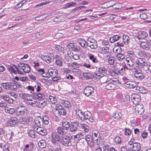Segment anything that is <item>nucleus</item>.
Wrapping results in <instances>:
<instances>
[{
    "label": "nucleus",
    "instance_id": "9b49d317",
    "mask_svg": "<svg viewBox=\"0 0 151 151\" xmlns=\"http://www.w3.org/2000/svg\"><path fill=\"white\" fill-rule=\"evenodd\" d=\"M124 84L125 86L129 88H134L137 85V84L135 81H130L125 82Z\"/></svg>",
    "mask_w": 151,
    "mask_h": 151
},
{
    "label": "nucleus",
    "instance_id": "dca6fc26",
    "mask_svg": "<svg viewBox=\"0 0 151 151\" xmlns=\"http://www.w3.org/2000/svg\"><path fill=\"white\" fill-rule=\"evenodd\" d=\"M55 64L59 67L62 66L63 65V61H62V58L60 56L58 55H56L55 57Z\"/></svg>",
    "mask_w": 151,
    "mask_h": 151
},
{
    "label": "nucleus",
    "instance_id": "6e6d98bb",
    "mask_svg": "<svg viewBox=\"0 0 151 151\" xmlns=\"http://www.w3.org/2000/svg\"><path fill=\"white\" fill-rule=\"evenodd\" d=\"M138 55L141 57L146 58L147 57L146 53L144 51H140L138 53Z\"/></svg>",
    "mask_w": 151,
    "mask_h": 151
},
{
    "label": "nucleus",
    "instance_id": "864d4df0",
    "mask_svg": "<svg viewBox=\"0 0 151 151\" xmlns=\"http://www.w3.org/2000/svg\"><path fill=\"white\" fill-rule=\"evenodd\" d=\"M81 127L83 129L84 132H85L87 133L89 131L88 127L85 124H83L81 125Z\"/></svg>",
    "mask_w": 151,
    "mask_h": 151
},
{
    "label": "nucleus",
    "instance_id": "69168bd1",
    "mask_svg": "<svg viewBox=\"0 0 151 151\" xmlns=\"http://www.w3.org/2000/svg\"><path fill=\"white\" fill-rule=\"evenodd\" d=\"M89 59L92 60L93 62L96 63L98 61L97 60H96V58L92 54H90V56L89 57Z\"/></svg>",
    "mask_w": 151,
    "mask_h": 151
},
{
    "label": "nucleus",
    "instance_id": "cd10ccee",
    "mask_svg": "<svg viewBox=\"0 0 151 151\" xmlns=\"http://www.w3.org/2000/svg\"><path fill=\"white\" fill-rule=\"evenodd\" d=\"M126 61L127 64L130 67H132L134 64L133 59L129 57L127 58Z\"/></svg>",
    "mask_w": 151,
    "mask_h": 151
},
{
    "label": "nucleus",
    "instance_id": "f3484780",
    "mask_svg": "<svg viewBox=\"0 0 151 151\" xmlns=\"http://www.w3.org/2000/svg\"><path fill=\"white\" fill-rule=\"evenodd\" d=\"M150 43L148 42H142L140 43V46L143 49H145L146 50H149L150 48L149 46L150 45Z\"/></svg>",
    "mask_w": 151,
    "mask_h": 151
},
{
    "label": "nucleus",
    "instance_id": "0eeeda50",
    "mask_svg": "<svg viewBox=\"0 0 151 151\" xmlns=\"http://www.w3.org/2000/svg\"><path fill=\"white\" fill-rule=\"evenodd\" d=\"M141 98L140 96L138 94H133L132 95L131 100L134 104H138L140 101Z\"/></svg>",
    "mask_w": 151,
    "mask_h": 151
},
{
    "label": "nucleus",
    "instance_id": "f8f14e48",
    "mask_svg": "<svg viewBox=\"0 0 151 151\" xmlns=\"http://www.w3.org/2000/svg\"><path fill=\"white\" fill-rule=\"evenodd\" d=\"M135 63L138 65H141V66H146L147 64L146 62V60L144 58H139L138 59Z\"/></svg>",
    "mask_w": 151,
    "mask_h": 151
},
{
    "label": "nucleus",
    "instance_id": "20e7f679",
    "mask_svg": "<svg viewBox=\"0 0 151 151\" xmlns=\"http://www.w3.org/2000/svg\"><path fill=\"white\" fill-rule=\"evenodd\" d=\"M60 142L63 146L66 147L70 146L72 144L71 138L68 135L63 136Z\"/></svg>",
    "mask_w": 151,
    "mask_h": 151
},
{
    "label": "nucleus",
    "instance_id": "680f3d73",
    "mask_svg": "<svg viewBox=\"0 0 151 151\" xmlns=\"http://www.w3.org/2000/svg\"><path fill=\"white\" fill-rule=\"evenodd\" d=\"M122 8V6L120 3H118L116 4L115 3L113 8L115 9H119Z\"/></svg>",
    "mask_w": 151,
    "mask_h": 151
},
{
    "label": "nucleus",
    "instance_id": "bb28decb",
    "mask_svg": "<svg viewBox=\"0 0 151 151\" xmlns=\"http://www.w3.org/2000/svg\"><path fill=\"white\" fill-rule=\"evenodd\" d=\"M10 84V82H7L6 83H2L1 84V86L4 88L6 90H11Z\"/></svg>",
    "mask_w": 151,
    "mask_h": 151
},
{
    "label": "nucleus",
    "instance_id": "c9c22d12",
    "mask_svg": "<svg viewBox=\"0 0 151 151\" xmlns=\"http://www.w3.org/2000/svg\"><path fill=\"white\" fill-rule=\"evenodd\" d=\"M68 66L71 68H72L73 69L78 68L79 67V65L76 63L74 62L72 63H68Z\"/></svg>",
    "mask_w": 151,
    "mask_h": 151
},
{
    "label": "nucleus",
    "instance_id": "f257e3e1",
    "mask_svg": "<svg viewBox=\"0 0 151 151\" xmlns=\"http://www.w3.org/2000/svg\"><path fill=\"white\" fill-rule=\"evenodd\" d=\"M16 110V114L17 116L24 115L28 112L26 106L22 105L18 106Z\"/></svg>",
    "mask_w": 151,
    "mask_h": 151
},
{
    "label": "nucleus",
    "instance_id": "58836bf2",
    "mask_svg": "<svg viewBox=\"0 0 151 151\" xmlns=\"http://www.w3.org/2000/svg\"><path fill=\"white\" fill-rule=\"evenodd\" d=\"M101 136L97 130L93 131L92 132V139H94Z\"/></svg>",
    "mask_w": 151,
    "mask_h": 151
},
{
    "label": "nucleus",
    "instance_id": "774afa93",
    "mask_svg": "<svg viewBox=\"0 0 151 151\" xmlns=\"http://www.w3.org/2000/svg\"><path fill=\"white\" fill-rule=\"evenodd\" d=\"M78 136V140H79L81 139L84 138V133L81 132H79L77 134Z\"/></svg>",
    "mask_w": 151,
    "mask_h": 151
},
{
    "label": "nucleus",
    "instance_id": "393cba45",
    "mask_svg": "<svg viewBox=\"0 0 151 151\" xmlns=\"http://www.w3.org/2000/svg\"><path fill=\"white\" fill-rule=\"evenodd\" d=\"M122 116V114L118 111H115L113 114V117L117 119H120Z\"/></svg>",
    "mask_w": 151,
    "mask_h": 151
},
{
    "label": "nucleus",
    "instance_id": "6ab92c4d",
    "mask_svg": "<svg viewBox=\"0 0 151 151\" xmlns=\"http://www.w3.org/2000/svg\"><path fill=\"white\" fill-rule=\"evenodd\" d=\"M130 97L129 96L127 93L124 94V98L121 101V103L122 105H124L126 104H128L130 102Z\"/></svg>",
    "mask_w": 151,
    "mask_h": 151
},
{
    "label": "nucleus",
    "instance_id": "2eb2a0df",
    "mask_svg": "<svg viewBox=\"0 0 151 151\" xmlns=\"http://www.w3.org/2000/svg\"><path fill=\"white\" fill-rule=\"evenodd\" d=\"M48 73L50 76L52 77V79L53 78L58 75V71L55 69H50L48 70Z\"/></svg>",
    "mask_w": 151,
    "mask_h": 151
},
{
    "label": "nucleus",
    "instance_id": "ea45409f",
    "mask_svg": "<svg viewBox=\"0 0 151 151\" xmlns=\"http://www.w3.org/2000/svg\"><path fill=\"white\" fill-rule=\"evenodd\" d=\"M120 65H116L114 66V68L112 70V73H113L116 75H119V67Z\"/></svg>",
    "mask_w": 151,
    "mask_h": 151
},
{
    "label": "nucleus",
    "instance_id": "de8ad7c7",
    "mask_svg": "<svg viewBox=\"0 0 151 151\" xmlns=\"http://www.w3.org/2000/svg\"><path fill=\"white\" fill-rule=\"evenodd\" d=\"M123 42L125 45H127L128 42L129 38L128 36L127 35H124L122 37Z\"/></svg>",
    "mask_w": 151,
    "mask_h": 151
},
{
    "label": "nucleus",
    "instance_id": "a878e982",
    "mask_svg": "<svg viewBox=\"0 0 151 151\" xmlns=\"http://www.w3.org/2000/svg\"><path fill=\"white\" fill-rule=\"evenodd\" d=\"M70 126V123L67 121H63L62 122L63 128L67 131L69 129Z\"/></svg>",
    "mask_w": 151,
    "mask_h": 151
},
{
    "label": "nucleus",
    "instance_id": "f03ea898",
    "mask_svg": "<svg viewBox=\"0 0 151 151\" xmlns=\"http://www.w3.org/2000/svg\"><path fill=\"white\" fill-rule=\"evenodd\" d=\"M104 83L107 84L106 85L105 88L108 90H114L115 88V84L116 83V81L109 78L107 79Z\"/></svg>",
    "mask_w": 151,
    "mask_h": 151
},
{
    "label": "nucleus",
    "instance_id": "423d86ee",
    "mask_svg": "<svg viewBox=\"0 0 151 151\" xmlns=\"http://www.w3.org/2000/svg\"><path fill=\"white\" fill-rule=\"evenodd\" d=\"M83 92L85 95L87 96L94 92V88L91 86H87L84 89Z\"/></svg>",
    "mask_w": 151,
    "mask_h": 151
},
{
    "label": "nucleus",
    "instance_id": "aec40b11",
    "mask_svg": "<svg viewBox=\"0 0 151 151\" xmlns=\"http://www.w3.org/2000/svg\"><path fill=\"white\" fill-rule=\"evenodd\" d=\"M102 52L103 54L107 55L106 57H109L111 56L109 48L107 47H104L102 48Z\"/></svg>",
    "mask_w": 151,
    "mask_h": 151
},
{
    "label": "nucleus",
    "instance_id": "052dcab7",
    "mask_svg": "<svg viewBox=\"0 0 151 151\" xmlns=\"http://www.w3.org/2000/svg\"><path fill=\"white\" fill-rule=\"evenodd\" d=\"M58 112L60 114H61L62 115H65L66 114V111L64 108H63V109H61L60 110L58 111Z\"/></svg>",
    "mask_w": 151,
    "mask_h": 151
},
{
    "label": "nucleus",
    "instance_id": "0e129e2a",
    "mask_svg": "<svg viewBox=\"0 0 151 151\" xmlns=\"http://www.w3.org/2000/svg\"><path fill=\"white\" fill-rule=\"evenodd\" d=\"M76 114L79 116V118L81 120V117H82L83 113L79 109L77 110L76 111Z\"/></svg>",
    "mask_w": 151,
    "mask_h": 151
},
{
    "label": "nucleus",
    "instance_id": "3c124183",
    "mask_svg": "<svg viewBox=\"0 0 151 151\" xmlns=\"http://www.w3.org/2000/svg\"><path fill=\"white\" fill-rule=\"evenodd\" d=\"M7 69L11 73H14L15 74H17V71H16L12 66H9Z\"/></svg>",
    "mask_w": 151,
    "mask_h": 151
},
{
    "label": "nucleus",
    "instance_id": "e433bc0d",
    "mask_svg": "<svg viewBox=\"0 0 151 151\" xmlns=\"http://www.w3.org/2000/svg\"><path fill=\"white\" fill-rule=\"evenodd\" d=\"M95 140L96 141V144L98 145H102L104 143V139L102 138L101 136L96 139Z\"/></svg>",
    "mask_w": 151,
    "mask_h": 151
},
{
    "label": "nucleus",
    "instance_id": "09e8293b",
    "mask_svg": "<svg viewBox=\"0 0 151 151\" xmlns=\"http://www.w3.org/2000/svg\"><path fill=\"white\" fill-rule=\"evenodd\" d=\"M38 145L41 148H43L46 146V143L44 140H42L39 141Z\"/></svg>",
    "mask_w": 151,
    "mask_h": 151
},
{
    "label": "nucleus",
    "instance_id": "5701e85b",
    "mask_svg": "<svg viewBox=\"0 0 151 151\" xmlns=\"http://www.w3.org/2000/svg\"><path fill=\"white\" fill-rule=\"evenodd\" d=\"M35 122L37 126L41 127L42 126L43 124L42 119L40 117L36 118L35 119Z\"/></svg>",
    "mask_w": 151,
    "mask_h": 151
},
{
    "label": "nucleus",
    "instance_id": "9d476101",
    "mask_svg": "<svg viewBox=\"0 0 151 151\" xmlns=\"http://www.w3.org/2000/svg\"><path fill=\"white\" fill-rule=\"evenodd\" d=\"M136 105L135 108V111H137L139 114H142L144 111L145 109L144 106L142 104H138Z\"/></svg>",
    "mask_w": 151,
    "mask_h": 151
},
{
    "label": "nucleus",
    "instance_id": "b1692460",
    "mask_svg": "<svg viewBox=\"0 0 151 151\" xmlns=\"http://www.w3.org/2000/svg\"><path fill=\"white\" fill-rule=\"evenodd\" d=\"M136 72L134 74V77L139 79H144L145 77L144 74H143L140 72H138L137 70L136 71Z\"/></svg>",
    "mask_w": 151,
    "mask_h": 151
},
{
    "label": "nucleus",
    "instance_id": "1a4fd4ad",
    "mask_svg": "<svg viewBox=\"0 0 151 151\" xmlns=\"http://www.w3.org/2000/svg\"><path fill=\"white\" fill-rule=\"evenodd\" d=\"M11 82V90L16 91L17 90L18 88L20 87V85L19 83L17 82L15 80H13Z\"/></svg>",
    "mask_w": 151,
    "mask_h": 151
},
{
    "label": "nucleus",
    "instance_id": "4be33fe9",
    "mask_svg": "<svg viewBox=\"0 0 151 151\" xmlns=\"http://www.w3.org/2000/svg\"><path fill=\"white\" fill-rule=\"evenodd\" d=\"M132 147L134 151H140L141 149V145L139 142L134 143L132 146Z\"/></svg>",
    "mask_w": 151,
    "mask_h": 151
},
{
    "label": "nucleus",
    "instance_id": "4468645a",
    "mask_svg": "<svg viewBox=\"0 0 151 151\" xmlns=\"http://www.w3.org/2000/svg\"><path fill=\"white\" fill-rule=\"evenodd\" d=\"M148 36L147 34L144 31H141L139 32L137 35L136 36V37L139 40L143 39L146 38Z\"/></svg>",
    "mask_w": 151,
    "mask_h": 151
},
{
    "label": "nucleus",
    "instance_id": "37998d69",
    "mask_svg": "<svg viewBox=\"0 0 151 151\" xmlns=\"http://www.w3.org/2000/svg\"><path fill=\"white\" fill-rule=\"evenodd\" d=\"M34 96L35 98L39 100L45 99L44 94L39 93L35 94Z\"/></svg>",
    "mask_w": 151,
    "mask_h": 151
},
{
    "label": "nucleus",
    "instance_id": "603ef678",
    "mask_svg": "<svg viewBox=\"0 0 151 151\" xmlns=\"http://www.w3.org/2000/svg\"><path fill=\"white\" fill-rule=\"evenodd\" d=\"M76 4V3L74 2H71L67 3L64 7L65 8H69Z\"/></svg>",
    "mask_w": 151,
    "mask_h": 151
},
{
    "label": "nucleus",
    "instance_id": "2f4dec72",
    "mask_svg": "<svg viewBox=\"0 0 151 151\" xmlns=\"http://www.w3.org/2000/svg\"><path fill=\"white\" fill-rule=\"evenodd\" d=\"M1 98L9 103H12L13 102V100L8 96L5 95L1 96Z\"/></svg>",
    "mask_w": 151,
    "mask_h": 151
},
{
    "label": "nucleus",
    "instance_id": "a18cd8bd",
    "mask_svg": "<svg viewBox=\"0 0 151 151\" xmlns=\"http://www.w3.org/2000/svg\"><path fill=\"white\" fill-rule=\"evenodd\" d=\"M137 89L139 90L140 93H145L147 91V89L143 87H139L137 88Z\"/></svg>",
    "mask_w": 151,
    "mask_h": 151
},
{
    "label": "nucleus",
    "instance_id": "7ed1b4c3",
    "mask_svg": "<svg viewBox=\"0 0 151 151\" xmlns=\"http://www.w3.org/2000/svg\"><path fill=\"white\" fill-rule=\"evenodd\" d=\"M81 120L83 121L88 120L91 123L93 122L94 121L91 113L89 111H86L83 113V116L81 117Z\"/></svg>",
    "mask_w": 151,
    "mask_h": 151
},
{
    "label": "nucleus",
    "instance_id": "79ce46f5",
    "mask_svg": "<svg viewBox=\"0 0 151 151\" xmlns=\"http://www.w3.org/2000/svg\"><path fill=\"white\" fill-rule=\"evenodd\" d=\"M107 59L109 64L111 65H113L114 63V57L113 56L109 57H105Z\"/></svg>",
    "mask_w": 151,
    "mask_h": 151
},
{
    "label": "nucleus",
    "instance_id": "f704fd0d",
    "mask_svg": "<svg viewBox=\"0 0 151 151\" xmlns=\"http://www.w3.org/2000/svg\"><path fill=\"white\" fill-rule=\"evenodd\" d=\"M16 109L14 108L6 107L5 109V112L7 114H13L15 112Z\"/></svg>",
    "mask_w": 151,
    "mask_h": 151
},
{
    "label": "nucleus",
    "instance_id": "c756f323",
    "mask_svg": "<svg viewBox=\"0 0 151 151\" xmlns=\"http://www.w3.org/2000/svg\"><path fill=\"white\" fill-rule=\"evenodd\" d=\"M61 103L64 106L67 107L69 109L72 106L71 104L69 101H67L63 100L61 101Z\"/></svg>",
    "mask_w": 151,
    "mask_h": 151
},
{
    "label": "nucleus",
    "instance_id": "49530a36",
    "mask_svg": "<svg viewBox=\"0 0 151 151\" xmlns=\"http://www.w3.org/2000/svg\"><path fill=\"white\" fill-rule=\"evenodd\" d=\"M127 57H129L130 58L133 59L134 58L135 55L133 52L132 51H128L126 52Z\"/></svg>",
    "mask_w": 151,
    "mask_h": 151
},
{
    "label": "nucleus",
    "instance_id": "bf43d9fd",
    "mask_svg": "<svg viewBox=\"0 0 151 151\" xmlns=\"http://www.w3.org/2000/svg\"><path fill=\"white\" fill-rule=\"evenodd\" d=\"M131 130L129 128H126L125 129L124 134L125 135H129L131 134Z\"/></svg>",
    "mask_w": 151,
    "mask_h": 151
},
{
    "label": "nucleus",
    "instance_id": "72a5a7b5",
    "mask_svg": "<svg viewBox=\"0 0 151 151\" xmlns=\"http://www.w3.org/2000/svg\"><path fill=\"white\" fill-rule=\"evenodd\" d=\"M52 55H47L43 56L42 57V59L45 61L47 63H49L51 61Z\"/></svg>",
    "mask_w": 151,
    "mask_h": 151
},
{
    "label": "nucleus",
    "instance_id": "39448f33",
    "mask_svg": "<svg viewBox=\"0 0 151 151\" xmlns=\"http://www.w3.org/2000/svg\"><path fill=\"white\" fill-rule=\"evenodd\" d=\"M63 136L60 135L57 132H54L52 134V142L54 144L57 143V142L61 141Z\"/></svg>",
    "mask_w": 151,
    "mask_h": 151
},
{
    "label": "nucleus",
    "instance_id": "ddd939ff",
    "mask_svg": "<svg viewBox=\"0 0 151 151\" xmlns=\"http://www.w3.org/2000/svg\"><path fill=\"white\" fill-rule=\"evenodd\" d=\"M47 103V101L45 98L40 100L37 103L36 106L38 108H42L45 106Z\"/></svg>",
    "mask_w": 151,
    "mask_h": 151
},
{
    "label": "nucleus",
    "instance_id": "a211bd4d",
    "mask_svg": "<svg viewBox=\"0 0 151 151\" xmlns=\"http://www.w3.org/2000/svg\"><path fill=\"white\" fill-rule=\"evenodd\" d=\"M63 136V135H65L67 132L66 131L63 127H58L57 129V132H55Z\"/></svg>",
    "mask_w": 151,
    "mask_h": 151
},
{
    "label": "nucleus",
    "instance_id": "4c0bfd02",
    "mask_svg": "<svg viewBox=\"0 0 151 151\" xmlns=\"http://www.w3.org/2000/svg\"><path fill=\"white\" fill-rule=\"evenodd\" d=\"M83 74L84 76L87 79H92L94 76L93 74L89 72L83 73Z\"/></svg>",
    "mask_w": 151,
    "mask_h": 151
},
{
    "label": "nucleus",
    "instance_id": "7c9ffc66",
    "mask_svg": "<svg viewBox=\"0 0 151 151\" xmlns=\"http://www.w3.org/2000/svg\"><path fill=\"white\" fill-rule=\"evenodd\" d=\"M30 68H31L29 65L27 64L24 63L22 69L24 73H29L30 71Z\"/></svg>",
    "mask_w": 151,
    "mask_h": 151
},
{
    "label": "nucleus",
    "instance_id": "6e6552de",
    "mask_svg": "<svg viewBox=\"0 0 151 151\" xmlns=\"http://www.w3.org/2000/svg\"><path fill=\"white\" fill-rule=\"evenodd\" d=\"M78 123L77 122H71L69 129L70 132H75L78 129Z\"/></svg>",
    "mask_w": 151,
    "mask_h": 151
},
{
    "label": "nucleus",
    "instance_id": "5fc2aeb1",
    "mask_svg": "<svg viewBox=\"0 0 151 151\" xmlns=\"http://www.w3.org/2000/svg\"><path fill=\"white\" fill-rule=\"evenodd\" d=\"M43 123L45 124H47L49 123L48 117L46 116H44L42 119Z\"/></svg>",
    "mask_w": 151,
    "mask_h": 151
},
{
    "label": "nucleus",
    "instance_id": "13d9d810",
    "mask_svg": "<svg viewBox=\"0 0 151 151\" xmlns=\"http://www.w3.org/2000/svg\"><path fill=\"white\" fill-rule=\"evenodd\" d=\"M70 56H69L70 58H73L75 60H78L79 58V57L77 55H75L73 53H71Z\"/></svg>",
    "mask_w": 151,
    "mask_h": 151
},
{
    "label": "nucleus",
    "instance_id": "338daca9",
    "mask_svg": "<svg viewBox=\"0 0 151 151\" xmlns=\"http://www.w3.org/2000/svg\"><path fill=\"white\" fill-rule=\"evenodd\" d=\"M43 128H42L41 127L36 126L35 128V130L37 133L39 134L40 132L42 130V129Z\"/></svg>",
    "mask_w": 151,
    "mask_h": 151
},
{
    "label": "nucleus",
    "instance_id": "e2e57ef3",
    "mask_svg": "<svg viewBox=\"0 0 151 151\" xmlns=\"http://www.w3.org/2000/svg\"><path fill=\"white\" fill-rule=\"evenodd\" d=\"M8 94L10 96H12L14 98H16L18 96L17 93L12 91H9L8 92Z\"/></svg>",
    "mask_w": 151,
    "mask_h": 151
},
{
    "label": "nucleus",
    "instance_id": "a19ab883",
    "mask_svg": "<svg viewBox=\"0 0 151 151\" xmlns=\"http://www.w3.org/2000/svg\"><path fill=\"white\" fill-rule=\"evenodd\" d=\"M49 100L51 103L54 104L57 102V99L55 96H50L49 97Z\"/></svg>",
    "mask_w": 151,
    "mask_h": 151
},
{
    "label": "nucleus",
    "instance_id": "473e14b6",
    "mask_svg": "<svg viewBox=\"0 0 151 151\" xmlns=\"http://www.w3.org/2000/svg\"><path fill=\"white\" fill-rule=\"evenodd\" d=\"M120 38L119 35H114L113 37H110L109 40L110 42L111 43H113L114 42L118 40Z\"/></svg>",
    "mask_w": 151,
    "mask_h": 151
},
{
    "label": "nucleus",
    "instance_id": "8fccbe9b",
    "mask_svg": "<svg viewBox=\"0 0 151 151\" xmlns=\"http://www.w3.org/2000/svg\"><path fill=\"white\" fill-rule=\"evenodd\" d=\"M20 122L22 124H28L29 120L28 118H23L20 120Z\"/></svg>",
    "mask_w": 151,
    "mask_h": 151
},
{
    "label": "nucleus",
    "instance_id": "4d7b16f0",
    "mask_svg": "<svg viewBox=\"0 0 151 151\" xmlns=\"http://www.w3.org/2000/svg\"><path fill=\"white\" fill-rule=\"evenodd\" d=\"M52 80L55 83H58L61 82L62 81L61 80V78L60 76H58L54 78H53L52 79Z\"/></svg>",
    "mask_w": 151,
    "mask_h": 151
},
{
    "label": "nucleus",
    "instance_id": "412c9836",
    "mask_svg": "<svg viewBox=\"0 0 151 151\" xmlns=\"http://www.w3.org/2000/svg\"><path fill=\"white\" fill-rule=\"evenodd\" d=\"M18 121L16 117L12 118L8 121V124L9 125L11 126H13L16 124L18 122Z\"/></svg>",
    "mask_w": 151,
    "mask_h": 151
},
{
    "label": "nucleus",
    "instance_id": "c03bdc74",
    "mask_svg": "<svg viewBox=\"0 0 151 151\" xmlns=\"http://www.w3.org/2000/svg\"><path fill=\"white\" fill-rule=\"evenodd\" d=\"M117 59L119 60H123L125 59V56L120 53H119L116 55Z\"/></svg>",
    "mask_w": 151,
    "mask_h": 151
},
{
    "label": "nucleus",
    "instance_id": "c85d7f7f",
    "mask_svg": "<svg viewBox=\"0 0 151 151\" xmlns=\"http://www.w3.org/2000/svg\"><path fill=\"white\" fill-rule=\"evenodd\" d=\"M98 72L103 76L107 73V70L104 66L101 67L98 69Z\"/></svg>",
    "mask_w": 151,
    "mask_h": 151
}]
</instances>
